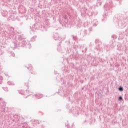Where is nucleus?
I'll list each match as a JSON object with an SVG mask.
<instances>
[{
	"label": "nucleus",
	"instance_id": "nucleus-1",
	"mask_svg": "<svg viewBox=\"0 0 128 128\" xmlns=\"http://www.w3.org/2000/svg\"><path fill=\"white\" fill-rule=\"evenodd\" d=\"M53 38L55 40H61L60 42V46H58L57 48V50L58 52H64V50H62V44H64V38H62L60 36H58V34L55 33L53 36Z\"/></svg>",
	"mask_w": 128,
	"mask_h": 128
},
{
	"label": "nucleus",
	"instance_id": "nucleus-2",
	"mask_svg": "<svg viewBox=\"0 0 128 128\" xmlns=\"http://www.w3.org/2000/svg\"><path fill=\"white\" fill-rule=\"evenodd\" d=\"M26 38V36H24V34H20L18 36V40H24Z\"/></svg>",
	"mask_w": 128,
	"mask_h": 128
},
{
	"label": "nucleus",
	"instance_id": "nucleus-3",
	"mask_svg": "<svg viewBox=\"0 0 128 128\" xmlns=\"http://www.w3.org/2000/svg\"><path fill=\"white\" fill-rule=\"evenodd\" d=\"M2 16H8V12H6V10H2Z\"/></svg>",
	"mask_w": 128,
	"mask_h": 128
},
{
	"label": "nucleus",
	"instance_id": "nucleus-4",
	"mask_svg": "<svg viewBox=\"0 0 128 128\" xmlns=\"http://www.w3.org/2000/svg\"><path fill=\"white\" fill-rule=\"evenodd\" d=\"M22 45H20V44L19 43L18 44V46H22L24 48V46H25L26 44V41H23L22 42Z\"/></svg>",
	"mask_w": 128,
	"mask_h": 128
},
{
	"label": "nucleus",
	"instance_id": "nucleus-5",
	"mask_svg": "<svg viewBox=\"0 0 128 128\" xmlns=\"http://www.w3.org/2000/svg\"><path fill=\"white\" fill-rule=\"evenodd\" d=\"M14 46L13 47V48H18V42H16V41L15 40L14 42Z\"/></svg>",
	"mask_w": 128,
	"mask_h": 128
},
{
	"label": "nucleus",
	"instance_id": "nucleus-6",
	"mask_svg": "<svg viewBox=\"0 0 128 128\" xmlns=\"http://www.w3.org/2000/svg\"><path fill=\"white\" fill-rule=\"evenodd\" d=\"M34 96H36V98H42V94H39L38 95L35 94Z\"/></svg>",
	"mask_w": 128,
	"mask_h": 128
},
{
	"label": "nucleus",
	"instance_id": "nucleus-7",
	"mask_svg": "<svg viewBox=\"0 0 128 128\" xmlns=\"http://www.w3.org/2000/svg\"><path fill=\"white\" fill-rule=\"evenodd\" d=\"M36 24H34L32 28V32H36Z\"/></svg>",
	"mask_w": 128,
	"mask_h": 128
},
{
	"label": "nucleus",
	"instance_id": "nucleus-8",
	"mask_svg": "<svg viewBox=\"0 0 128 128\" xmlns=\"http://www.w3.org/2000/svg\"><path fill=\"white\" fill-rule=\"evenodd\" d=\"M8 84H9V86H14V82H12L11 81H8Z\"/></svg>",
	"mask_w": 128,
	"mask_h": 128
},
{
	"label": "nucleus",
	"instance_id": "nucleus-9",
	"mask_svg": "<svg viewBox=\"0 0 128 128\" xmlns=\"http://www.w3.org/2000/svg\"><path fill=\"white\" fill-rule=\"evenodd\" d=\"M36 36H34L31 38V42H34L36 40Z\"/></svg>",
	"mask_w": 128,
	"mask_h": 128
},
{
	"label": "nucleus",
	"instance_id": "nucleus-10",
	"mask_svg": "<svg viewBox=\"0 0 128 128\" xmlns=\"http://www.w3.org/2000/svg\"><path fill=\"white\" fill-rule=\"evenodd\" d=\"M28 70H32L34 68H32V66L31 65L29 67H27Z\"/></svg>",
	"mask_w": 128,
	"mask_h": 128
},
{
	"label": "nucleus",
	"instance_id": "nucleus-11",
	"mask_svg": "<svg viewBox=\"0 0 128 128\" xmlns=\"http://www.w3.org/2000/svg\"><path fill=\"white\" fill-rule=\"evenodd\" d=\"M118 90H120V92H122L124 90V88H122V86H120L118 88Z\"/></svg>",
	"mask_w": 128,
	"mask_h": 128
},
{
	"label": "nucleus",
	"instance_id": "nucleus-12",
	"mask_svg": "<svg viewBox=\"0 0 128 128\" xmlns=\"http://www.w3.org/2000/svg\"><path fill=\"white\" fill-rule=\"evenodd\" d=\"M72 38H73L74 40H78V36L72 35Z\"/></svg>",
	"mask_w": 128,
	"mask_h": 128
},
{
	"label": "nucleus",
	"instance_id": "nucleus-13",
	"mask_svg": "<svg viewBox=\"0 0 128 128\" xmlns=\"http://www.w3.org/2000/svg\"><path fill=\"white\" fill-rule=\"evenodd\" d=\"M118 100H120V102H122V96H120L118 97Z\"/></svg>",
	"mask_w": 128,
	"mask_h": 128
},
{
	"label": "nucleus",
	"instance_id": "nucleus-14",
	"mask_svg": "<svg viewBox=\"0 0 128 128\" xmlns=\"http://www.w3.org/2000/svg\"><path fill=\"white\" fill-rule=\"evenodd\" d=\"M14 14H10V16H9V18H12V19H14Z\"/></svg>",
	"mask_w": 128,
	"mask_h": 128
},
{
	"label": "nucleus",
	"instance_id": "nucleus-15",
	"mask_svg": "<svg viewBox=\"0 0 128 128\" xmlns=\"http://www.w3.org/2000/svg\"><path fill=\"white\" fill-rule=\"evenodd\" d=\"M2 54H4V52H2V50H0V56H2Z\"/></svg>",
	"mask_w": 128,
	"mask_h": 128
},
{
	"label": "nucleus",
	"instance_id": "nucleus-16",
	"mask_svg": "<svg viewBox=\"0 0 128 128\" xmlns=\"http://www.w3.org/2000/svg\"><path fill=\"white\" fill-rule=\"evenodd\" d=\"M84 35L83 36H86V30H84Z\"/></svg>",
	"mask_w": 128,
	"mask_h": 128
},
{
	"label": "nucleus",
	"instance_id": "nucleus-17",
	"mask_svg": "<svg viewBox=\"0 0 128 128\" xmlns=\"http://www.w3.org/2000/svg\"><path fill=\"white\" fill-rule=\"evenodd\" d=\"M59 20H60V22L61 24H62V26H63L64 22H62V20H60V18H59Z\"/></svg>",
	"mask_w": 128,
	"mask_h": 128
},
{
	"label": "nucleus",
	"instance_id": "nucleus-18",
	"mask_svg": "<svg viewBox=\"0 0 128 128\" xmlns=\"http://www.w3.org/2000/svg\"><path fill=\"white\" fill-rule=\"evenodd\" d=\"M28 48H32V44H28Z\"/></svg>",
	"mask_w": 128,
	"mask_h": 128
},
{
	"label": "nucleus",
	"instance_id": "nucleus-19",
	"mask_svg": "<svg viewBox=\"0 0 128 128\" xmlns=\"http://www.w3.org/2000/svg\"><path fill=\"white\" fill-rule=\"evenodd\" d=\"M4 90L6 91V92H8V88H4Z\"/></svg>",
	"mask_w": 128,
	"mask_h": 128
},
{
	"label": "nucleus",
	"instance_id": "nucleus-20",
	"mask_svg": "<svg viewBox=\"0 0 128 128\" xmlns=\"http://www.w3.org/2000/svg\"><path fill=\"white\" fill-rule=\"evenodd\" d=\"M36 124H40V122H38V120L36 121Z\"/></svg>",
	"mask_w": 128,
	"mask_h": 128
},
{
	"label": "nucleus",
	"instance_id": "nucleus-21",
	"mask_svg": "<svg viewBox=\"0 0 128 128\" xmlns=\"http://www.w3.org/2000/svg\"><path fill=\"white\" fill-rule=\"evenodd\" d=\"M112 38H116V36L113 35L112 36Z\"/></svg>",
	"mask_w": 128,
	"mask_h": 128
},
{
	"label": "nucleus",
	"instance_id": "nucleus-22",
	"mask_svg": "<svg viewBox=\"0 0 128 128\" xmlns=\"http://www.w3.org/2000/svg\"><path fill=\"white\" fill-rule=\"evenodd\" d=\"M98 42V40H95V44H96V43Z\"/></svg>",
	"mask_w": 128,
	"mask_h": 128
},
{
	"label": "nucleus",
	"instance_id": "nucleus-23",
	"mask_svg": "<svg viewBox=\"0 0 128 128\" xmlns=\"http://www.w3.org/2000/svg\"><path fill=\"white\" fill-rule=\"evenodd\" d=\"M54 74H58V72H56V71H54Z\"/></svg>",
	"mask_w": 128,
	"mask_h": 128
},
{
	"label": "nucleus",
	"instance_id": "nucleus-24",
	"mask_svg": "<svg viewBox=\"0 0 128 128\" xmlns=\"http://www.w3.org/2000/svg\"><path fill=\"white\" fill-rule=\"evenodd\" d=\"M12 56H14L16 55L14 54H12Z\"/></svg>",
	"mask_w": 128,
	"mask_h": 128
},
{
	"label": "nucleus",
	"instance_id": "nucleus-25",
	"mask_svg": "<svg viewBox=\"0 0 128 128\" xmlns=\"http://www.w3.org/2000/svg\"><path fill=\"white\" fill-rule=\"evenodd\" d=\"M86 50H88V48H85V52H86Z\"/></svg>",
	"mask_w": 128,
	"mask_h": 128
},
{
	"label": "nucleus",
	"instance_id": "nucleus-26",
	"mask_svg": "<svg viewBox=\"0 0 128 128\" xmlns=\"http://www.w3.org/2000/svg\"><path fill=\"white\" fill-rule=\"evenodd\" d=\"M5 76H8V75L6 74H5Z\"/></svg>",
	"mask_w": 128,
	"mask_h": 128
},
{
	"label": "nucleus",
	"instance_id": "nucleus-27",
	"mask_svg": "<svg viewBox=\"0 0 128 128\" xmlns=\"http://www.w3.org/2000/svg\"><path fill=\"white\" fill-rule=\"evenodd\" d=\"M89 30H92V28H90Z\"/></svg>",
	"mask_w": 128,
	"mask_h": 128
},
{
	"label": "nucleus",
	"instance_id": "nucleus-28",
	"mask_svg": "<svg viewBox=\"0 0 128 128\" xmlns=\"http://www.w3.org/2000/svg\"><path fill=\"white\" fill-rule=\"evenodd\" d=\"M74 126V124H72V126Z\"/></svg>",
	"mask_w": 128,
	"mask_h": 128
},
{
	"label": "nucleus",
	"instance_id": "nucleus-29",
	"mask_svg": "<svg viewBox=\"0 0 128 128\" xmlns=\"http://www.w3.org/2000/svg\"><path fill=\"white\" fill-rule=\"evenodd\" d=\"M19 94H22V93H20V92H19Z\"/></svg>",
	"mask_w": 128,
	"mask_h": 128
},
{
	"label": "nucleus",
	"instance_id": "nucleus-30",
	"mask_svg": "<svg viewBox=\"0 0 128 128\" xmlns=\"http://www.w3.org/2000/svg\"><path fill=\"white\" fill-rule=\"evenodd\" d=\"M84 88H82V90H84Z\"/></svg>",
	"mask_w": 128,
	"mask_h": 128
},
{
	"label": "nucleus",
	"instance_id": "nucleus-31",
	"mask_svg": "<svg viewBox=\"0 0 128 128\" xmlns=\"http://www.w3.org/2000/svg\"><path fill=\"white\" fill-rule=\"evenodd\" d=\"M62 80V78H61V79H60V80Z\"/></svg>",
	"mask_w": 128,
	"mask_h": 128
},
{
	"label": "nucleus",
	"instance_id": "nucleus-32",
	"mask_svg": "<svg viewBox=\"0 0 128 128\" xmlns=\"http://www.w3.org/2000/svg\"><path fill=\"white\" fill-rule=\"evenodd\" d=\"M0 100H2V98H0Z\"/></svg>",
	"mask_w": 128,
	"mask_h": 128
},
{
	"label": "nucleus",
	"instance_id": "nucleus-33",
	"mask_svg": "<svg viewBox=\"0 0 128 128\" xmlns=\"http://www.w3.org/2000/svg\"><path fill=\"white\" fill-rule=\"evenodd\" d=\"M68 42L70 44V41H68Z\"/></svg>",
	"mask_w": 128,
	"mask_h": 128
},
{
	"label": "nucleus",
	"instance_id": "nucleus-34",
	"mask_svg": "<svg viewBox=\"0 0 128 128\" xmlns=\"http://www.w3.org/2000/svg\"><path fill=\"white\" fill-rule=\"evenodd\" d=\"M30 28H32V26H30Z\"/></svg>",
	"mask_w": 128,
	"mask_h": 128
},
{
	"label": "nucleus",
	"instance_id": "nucleus-35",
	"mask_svg": "<svg viewBox=\"0 0 128 128\" xmlns=\"http://www.w3.org/2000/svg\"><path fill=\"white\" fill-rule=\"evenodd\" d=\"M64 84V82H63V83L62 84Z\"/></svg>",
	"mask_w": 128,
	"mask_h": 128
},
{
	"label": "nucleus",
	"instance_id": "nucleus-36",
	"mask_svg": "<svg viewBox=\"0 0 128 128\" xmlns=\"http://www.w3.org/2000/svg\"><path fill=\"white\" fill-rule=\"evenodd\" d=\"M63 48H64V46H63Z\"/></svg>",
	"mask_w": 128,
	"mask_h": 128
},
{
	"label": "nucleus",
	"instance_id": "nucleus-37",
	"mask_svg": "<svg viewBox=\"0 0 128 128\" xmlns=\"http://www.w3.org/2000/svg\"><path fill=\"white\" fill-rule=\"evenodd\" d=\"M65 18H66V16H65Z\"/></svg>",
	"mask_w": 128,
	"mask_h": 128
}]
</instances>
